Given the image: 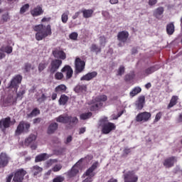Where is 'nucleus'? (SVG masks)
<instances>
[{"label":"nucleus","mask_w":182,"mask_h":182,"mask_svg":"<svg viewBox=\"0 0 182 182\" xmlns=\"http://www.w3.org/2000/svg\"><path fill=\"white\" fill-rule=\"evenodd\" d=\"M156 70H159V68H157L156 66H151L149 67L144 70V74L146 76H149V75H151V73H154Z\"/></svg>","instance_id":"obj_35"},{"label":"nucleus","mask_w":182,"mask_h":182,"mask_svg":"<svg viewBox=\"0 0 182 182\" xmlns=\"http://www.w3.org/2000/svg\"><path fill=\"white\" fill-rule=\"evenodd\" d=\"M55 163H58L57 159H49L46 161V164H47L48 167H50V166H52L53 164H55Z\"/></svg>","instance_id":"obj_53"},{"label":"nucleus","mask_w":182,"mask_h":182,"mask_svg":"<svg viewBox=\"0 0 182 182\" xmlns=\"http://www.w3.org/2000/svg\"><path fill=\"white\" fill-rule=\"evenodd\" d=\"M144 102H146V97L144 96L139 97L138 102L136 103V108L138 110H141L144 107Z\"/></svg>","instance_id":"obj_30"},{"label":"nucleus","mask_w":182,"mask_h":182,"mask_svg":"<svg viewBox=\"0 0 182 182\" xmlns=\"http://www.w3.org/2000/svg\"><path fill=\"white\" fill-rule=\"evenodd\" d=\"M87 90V85H77L74 88V92L75 93H83V92H86Z\"/></svg>","instance_id":"obj_25"},{"label":"nucleus","mask_w":182,"mask_h":182,"mask_svg":"<svg viewBox=\"0 0 182 182\" xmlns=\"http://www.w3.org/2000/svg\"><path fill=\"white\" fill-rule=\"evenodd\" d=\"M46 66H48V63L43 62L40 63L38 65V72H43V70H45L46 69Z\"/></svg>","instance_id":"obj_46"},{"label":"nucleus","mask_w":182,"mask_h":182,"mask_svg":"<svg viewBox=\"0 0 182 182\" xmlns=\"http://www.w3.org/2000/svg\"><path fill=\"white\" fill-rule=\"evenodd\" d=\"M55 79L56 80H62L63 79V73H62L60 72H57L55 74Z\"/></svg>","instance_id":"obj_51"},{"label":"nucleus","mask_w":182,"mask_h":182,"mask_svg":"<svg viewBox=\"0 0 182 182\" xmlns=\"http://www.w3.org/2000/svg\"><path fill=\"white\" fill-rule=\"evenodd\" d=\"M30 14L33 17L41 16V15H43V9H42V6L38 5L31 10Z\"/></svg>","instance_id":"obj_18"},{"label":"nucleus","mask_w":182,"mask_h":182,"mask_svg":"<svg viewBox=\"0 0 182 182\" xmlns=\"http://www.w3.org/2000/svg\"><path fill=\"white\" fill-rule=\"evenodd\" d=\"M61 72L65 73L66 72V79H70L73 76V69L70 65H65L62 69Z\"/></svg>","instance_id":"obj_19"},{"label":"nucleus","mask_w":182,"mask_h":182,"mask_svg":"<svg viewBox=\"0 0 182 182\" xmlns=\"http://www.w3.org/2000/svg\"><path fill=\"white\" fill-rule=\"evenodd\" d=\"M175 26L174 23H169L166 26V33L168 35H173L174 33Z\"/></svg>","instance_id":"obj_32"},{"label":"nucleus","mask_w":182,"mask_h":182,"mask_svg":"<svg viewBox=\"0 0 182 182\" xmlns=\"http://www.w3.org/2000/svg\"><path fill=\"white\" fill-rule=\"evenodd\" d=\"M139 176L134 171H129L124 174V182H138Z\"/></svg>","instance_id":"obj_9"},{"label":"nucleus","mask_w":182,"mask_h":182,"mask_svg":"<svg viewBox=\"0 0 182 182\" xmlns=\"http://www.w3.org/2000/svg\"><path fill=\"white\" fill-rule=\"evenodd\" d=\"M50 157V155L43 153V154H40L37 155L35 158V163H39L41 161H45V160H48Z\"/></svg>","instance_id":"obj_21"},{"label":"nucleus","mask_w":182,"mask_h":182,"mask_svg":"<svg viewBox=\"0 0 182 182\" xmlns=\"http://www.w3.org/2000/svg\"><path fill=\"white\" fill-rule=\"evenodd\" d=\"M123 113H124V110L118 112L117 117H113V120H117L119 117H120L123 114Z\"/></svg>","instance_id":"obj_58"},{"label":"nucleus","mask_w":182,"mask_h":182,"mask_svg":"<svg viewBox=\"0 0 182 182\" xmlns=\"http://www.w3.org/2000/svg\"><path fill=\"white\" fill-rule=\"evenodd\" d=\"M107 100V96L105 95H99L95 98V102L100 103V102H106Z\"/></svg>","instance_id":"obj_42"},{"label":"nucleus","mask_w":182,"mask_h":182,"mask_svg":"<svg viewBox=\"0 0 182 182\" xmlns=\"http://www.w3.org/2000/svg\"><path fill=\"white\" fill-rule=\"evenodd\" d=\"M95 12L94 9H82L81 11V13L82 14V16L83 18H85V19H87L89 18H92V16H93V14Z\"/></svg>","instance_id":"obj_23"},{"label":"nucleus","mask_w":182,"mask_h":182,"mask_svg":"<svg viewBox=\"0 0 182 182\" xmlns=\"http://www.w3.org/2000/svg\"><path fill=\"white\" fill-rule=\"evenodd\" d=\"M97 76V72L93 71L91 73H88L86 75H83L80 77V80H86L89 82V80H92V79H95Z\"/></svg>","instance_id":"obj_20"},{"label":"nucleus","mask_w":182,"mask_h":182,"mask_svg":"<svg viewBox=\"0 0 182 182\" xmlns=\"http://www.w3.org/2000/svg\"><path fill=\"white\" fill-rule=\"evenodd\" d=\"M164 14V7L160 6L156 8L154 12H153V16L156 18V19H160L161 15Z\"/></svg>","instance_id":"obj_22"},{"label":"nucleus","mask_w":182,"mask_h":182,"mask_svg":"<svg viewBox=\"0 0 182 182\" xmlns=\"http://www.w3.org/2000/svg\"><path fill=\"white\" fill-rule=\"evenodd\" d=\"M53 55L54 58H57L61 60H65V59H66V53L63 50L55 48V50H53Z\"/></svg>","instance_id":"obj_16"},{"label":"nucleus","mask_w":182,"mask_h":182,"mask_svg":"<svg viewBox=\"0 0 182 182\" xmlns=\"http://www.w3.org/2000/svg\"><path fill=\"white\" fill-rule=\"evenodd\" d=\"M141 92V88L140 87H135L130 92L129 96L131 97H134L136 95H139Z\"/></svg>","instance_id":"obj_36"},{"label":"nucleus","mask_w":182,"mask_h":182,"mask_svg":"<svg viewBox=\"0 0 182 182\" xmlns=\"http://www.w3.org/2000/svg\"><path fill=\"white\" fill-rule=\"evenodd\" d=\"M151 119V113L149 112H144L139 113L135 117L136 122L138 123H146Z\"/></svg>","instance_id":"obj_6"},{"label":"nucleus","mask_w":182,"mask_h":182,"mask_svg":"<svg viewBox=\"0 0 182 182\" xmlns=\"http://www.w3.org/2000/svg\"><path fill=\"white\" fill-rule=\"evenodd\" d=\"M64 181H65V177L60 175L54 178L52 182H64Z\"/></svg>","instance_id":"obj_48"},{"label":"nucleus","mask_w":182,"mask_h":182,"mask_svg":"<svg viewBox=\"0 0 182 182\" xmlns=\"http://www.w3.org/2000/svg\"><path fill=\"white\" fill-rule=\"evenodd\" d=\"M158 2V0H149L148 4L149 6H154Z\"/></svg>","instance_id":"obj_56"},{"label":"nucleus","mask_w":182,"mask_h":182,"mask_svg":"<svg viewBox=\"0 0 182 182\" xmlns=\"http://www.w3.org/2000/svg\"><path fill=\"white\" fill-rule=\"evenodd\" d=\"M93 181V179L92 177H87L85 180H83L82 182H92Z\"/></svg>","instance_id":"obj_63"},{"label":"nucleus","mask_w":182,"mask_h":182,"mask_svg":"<svg viewBox=\"0 0 182 182\" xmlns=\"http://www.w3.org/2000/svg\"><path fill=\"white\" fill-rule=\"evenodd\" d=\"M79 170L80 167L77 164H75L70 170L68 171V172L65 173L68 178H75L77 174H79Z\"/></svg>","instance_id":"obj_13"},{"label":"nucleus","mask_w":182,"mask_h":182,"mask_svg":"<svg viewBox=\"0 0 182 182\" xmlns=\"http://www.w3.org/2000/svg\"><path fill=\"white\" fill-rule=\"evenodd\" d=\"M25 93V90H21L17 93V97H22L23 94Z\"/></svg>","instance_id":"obj_62"},{"label":"nucleus","mask_w":182,"mask_h":182,"mask_svg":"<svg viewBox=\"0 0 182 182\" xmlns=\"http://www.w3.org/2000/svg\"><path fill=\"white\" fill-rule=\"evenodd\" d=\"M106 37L105 36H101L100 37V46H106Z\"/></svg>","instance_id":"obj_49"},{"label":"nucleus","mask_w":182,"mask_h":182,"mask_svg":"<svg viewBox=\"0 0 182 182\" xmlns=\"http://www.w3.org/2000/svg\"><path fill=\"white\" fill-rule=\"evenodd\" d=\"M11 124L12 121L11 120L10 117L2 118L0 120V130H1V132L5 134L6 133V129H9Z\"/></svg>","instance_id":"obj_10"},{"label":"nucleus","mask_w":182,"mask_h":182,"mask_svg":"<svg viewBox=\"0 0 182 182\" xmlns=\"http://www.w3.org/2000/svg\"><path fill=\"white\" fill-rule=\"evenodd\" d=\"M129 31H119L117 36V41L121 42V43H126L129 39Z\"/></svg>","instance_id":"obj_15"},{"label":"nucleus","mask_w":182,"mask_h":182,"mask_svg":"<svg viewBox=\"0 0 182 182\" xmlns=\"http://www.w3.org/2000/svg\"><path fill=\"white\" fill-rule=\"evenodd\" d=\"M62 170V166L60 164H56L52 168V171L54 173H58V171H60Z\"/></svg>","instance_id":"obj_50"},{"label":"nucleus","mask_w":182,"mask_h":182,"mask_svg":"<svg viewBox=\"0 0 182 182\" xmlns=\"http://www.w3.org/2000/svg\"><path fill=\"white\" fill-rule=\"evenodd\" d=\"M29 8H30L29 4H24V5L20 9L19 14H20L21 15H23V14H25V12L29 11Z\"/></svg>","instance_id":"obj_44"},{"label":"nucleus","mask_w":182,"mask_h":182,"mask_svg":"<svg viewBox=\"0 0 182 182\" xmlns=\"http://www.w3.org/2000/svg\"><path fill=\"white\" fill-rule=\"evenodd\" d=\"M61 21L63 23H67L69 21V11H66L61 16Z\"/></svg>","instance_id":"obj_40"},{"label":"nucleus","mask_w":182,"mask_h":182,"mask_svg":"<svg viewBox=\"0 0 182 182\" xmlns=\"http://www.w3.org/2000/svg\"><path fill=\"white\" fill-rule=\"evenodd\" d=\"M21 82L22 75H15L9 84V89H14V92H18V89H19V84Z\"/></svg>","instance_id":"obj_4"},{"label":"nucleus","mask_w":182,"mask_h":182,"mask_svg":"<svg viewBox=\"0 0 182 182\" xmlns=\"http://www.w3.org/2000/svg\"><path fill=\"white\" fill-rule=\"evenodd\" d=\"M36 135L31 134L28 137L25 139L24 144L25 146H29L31 143H33L36 140Z\"/></svg>","instance_id":"obj_28"},{"label":"nucleus","mask_w":182,"mask_h":182,"mask_svg":"<svg viewBox=\"0 0 182 182\" xmlns=\"http://www.w3.org/2000/svg\"><path fill=\"white\" fill-rule=\"evenodd\" d=\"M98 166H99V162L96 161L94 164H92L91 167H90L85 173V176L87 177H91V178L92 177H95V173H93V171H95Z\"/></svg>","instance_id":"obj_17"},{"label":"nucleus","mask_w":182,"mask_h":182,"mask_svg":"<svg viewBox=\"0 0 182 182\" xmlns=\"http://www.w3.org/2000/svg\"><path fill=\"white\" fill-rule=\"evenodd\" d=\"M174 163H177V157L170 156L164 159L163 164L166 168H171L174 166Z\"/></svg>","instance_id":"obj_14"},{"label":"nucleus","mask_w":182,"mask_h":182,"mask_svg":"<svg viewBox=\"0 0 182 182\" xmlns=\"http://www.w3.org/2000/svg\"><path fill=\"white\" fill-rule=\"evenodd\" d=\"M56 122L58 123H63L64 124H69L70 126H75L79 122V119L76 117L72 116H63L60 115L58 117L55 118Z\"/></svg>","instance_id":"obj_2"},{"label":"nucleus","mask_w":182,"mask_h":182,"mask_svg":"<svg viewBox=\"0 0 182 182\" xmlns=\"http://www.w3.org/2000/svg\"><path fill=\"white\" fill-rule=\"evenodd\" d=\"M136 75L134 74V71H131L130 73L127 74L124 76V80L125 82H131V80H133L134 79Z\"/></svg>","instance_id":"obj_37"},{"label":"nucleus","mask_w":182,"mask_h":182,"mask_svg":"<svg viewBox=\"0 0 182 182\" xmlns=\"http://www.w3.org/2000/svg\"><path fill=\"white\" fill-rule=\"evenodd\" d=\"M59 124L56 122L51 123L48 128L47 133L48 134H53L56 130H58Z\"/></svg>","instance_id":"obj_24"},{"label":"nucleus","mask_w":182,"mask_h":182,"mask_svg":"<svg viewBox=\"0 0 182 182\" xmlns=\"http://www.w3.org/2000/svg\"><path fill=\"white\" fill-rule=\"evenodd\" d=\"M14 177V174H10L6 178V182H11L12 181V178Z\"/></svg>","instance_id":"obj_59"},{"label":"nucleus","mask_w":182,"mask_h":182,"mask_svg":"<svg viewBox=\"0 0 182 182\" xmlns=\"http://www.w3.org/2000/svg\"><path fill=\"white\" fill-rule=\"evenodd\" d=\"M102 106H103V103L102 102L97 103V102H95L94 103L90 104V110L91 112H96L99 110V109H100V107H102Z\"/></svg>","instance_id":"obj_26"},{"label":"nucleus","mask_w":182,"mask_h":182,"mask_svg":"<svg viewBox=\"0 0 182 182\" xmlns=\"http://www.w3.org/2000/svg\"><path fill=\"white\" fill-rule=\"evenodd\" d=\"M101 126L102 134H109L113 130H116V124L110 122L101 124Z\"/></svg>","instance_id":"obj_8"},{"label":"nucleus","mask_w":182,"mask_h":182,"mask_svg":"<svg viewBox=\"0 0 182 182\" xmlns=\"http://www.w3.org/2000/svg\"><path fill=\"white\" fill-rule=\"evenodd\" d=\"M78 36L79 34L77 32H73L69 35V38L71 41H77Z\"/></svg>","instance_id":"obj_47"},{"label":"nucleus","mask_w":182,"mask_h":182,"mask_svg":"<svg viewBox=\"0 0 182 182\" xmlns=\"http://www.w3.org/2000/svg\"><path fill=\"white\" fill-rule=\"evenodd\" d=\"M52 19V18L50 17H48V18H46V17H43L42 19H41V22L43 23L44 22H50V20Z\"/></svg>","instance_id":"obj_60"},{"label":"nucleus","mask_w":182,"mask_h":182,"mask_svg":"<svg viewBox=\"0 0 182 182\" xmlns=\"http://www.w3.org/2000/svg\"><path fill=\"white\" fill-rule=\"evenodd\" d=\"M82 11H77L72 17L73 19H77Z\"/></svg>","instance_id":"obj_61"},{"label":"nucleus","mask_w":182,"mask_h":182,"mask_svg":"<svg viewBox=\"0 0 182 182\" xmlns=\"http://www.w3.org/2000/svg\"><path fill=\"white\" fill-rule=\"evenodd\" d=\"M91 116H92V112L82 113L80 115V119L81 120H87V119H90Z\"/></svg>","instance_id":"obj_41"},{"label":"nucleus","mask_w":182,"mask_h":182,"mask_svg":"<svg viewBox=\"0 0 182 182\" xmlns=\"http://www.w3.org/2000/svg\"><path fill=\"white\" fill-rule=\"evenodd\" d=\"M33 29L34 32H36V41H43L45 38H48V36L52 35V26L50 24H48L47 26H45L43 23L38 24L35 26Z\"/></svg>","instance_id":"obj_1"},{"label":"nucleus","mask_w":182,"mask_h":182,"mask_svg":"<svg viewBox=\"0 0 182 182\" xmlns=\"http://www.w3.org/2000/svg\"><path fill=\"white\" fill-rule=\"evenodd\" d=\"M62 60L60 59H54L50 62V64L48 67V70L50 75H53L58 72V70L60 66H62Z\"/></svg>","instance_id":"obj_5"},{"label":"nucleus","mask_w":182,"mask_h":182,"mask_svg":"<svg viewBox=\"0 0 182 182\" xmlns=\"http://www.w3.org/2000/svg\"><path fill=\"white\" fill-rule=\"evenodd\" d=\"M26 171L23 168H19L14 173L13 181L14 182H23V178L26 176Z\"/></svg>","instance_id":"obj_11"},{"label":"nucleus","mask_w":182,"mask_h":182,"mask_svg":"<svg viewBox=\"0 0 182 182\" xmlns=\"http://www.w3.org/2000/svg\"><path fill=\"white\" fill-rule=\"evenodd\" d=\"M86 66V62L82 60L80 58H76L75 60V72L76 75H79V73H82L83 70H85V68Z\"/></svg>","instance_id":"obj_7"},{"label":"nucleus","mask_w":182,"mask_h":182,"mask_svg":"<svg viewBox=\"0 0 182 182\" xmlns=\"http://www.w3.org/2000/svg\"><path fill=\"white\" fill-rule=\"evenodd\" d=\"M29 129H31V124L26 122L25 121H21L17 126V128L15 131V134L16 136H21L23 132L28 133V132H29Z\"/></svg>","instance_id":"obj_3"},{"label":"nucleus","mask_w":182,"mask_h":182,"mask_svg":"<svg viewBox=\"0 0 182 182\" xmlns=\"http://www.w3.org/2000/svg\"><path fill=\"white\" fill-rule=\"evenodd\" d=\"M73 140V137L72 136H68L66 140L64 141L65 144H69Z\"/></svg>","instance_id":"obj_57"},{"label":"nucleus","mask_w":182,"mask_h":182,"mask_svg":"<svg viewBox=\"0 0 182 182\" xmlns=\"http://www.w3.org/2000/svg\"><path fill=\"white\" fill-rule=\"evenodd\" d=\"M68 87H66V85L61 84L55 88V93H65Z\"/></svg>","instance_id":"obj_33"},{"label":"nucleus","mask_w":182,"mask_h":182,"mask_svg":"<svg viewBox=\"0 0 182 182\" xmlns=\"http://www.w3.org/2000/svg\"><path fill=\"white\" fill-rule=\"evenodd\" d=\"M124 72H126V68L124 65H120L118 70H117V76H123L124 75Z\"/></svg>","instance_id":"obj_43"},{"label":"nucleus","mask_w":182,"mask_h":182,"mask_svg":"<svg viewBox=\"0 0 182 182\" xmlns=\"http://www.w3.org/2000/svg\"><path fill=\"white\" fill-rule=\"evenodd\" d=\"M14 50L12 46H1L0 48V52H5L8 55H11Z\"/></svg>","instance_id":"obj_34"},{"label":"nucleus","mask_w":182,"mask_h":182,"mask_svg":"<svg viewBox=\"0 0 182 182\" xmlns=\"http://www.w3.org/2000/svg\"><path fill=\"white\" fill-rule=\"evenodd\" d=\"M43 171V168L35 165L31 168V173H33V176H38V174H41Z\"/></svg>","instance_id":"obj_29"},{"label":"nucleus","mask_w":182,"mask_h":182,"mask_svg":"<svg viewBox=\"0 0 182 182\" xmlns=\"http://www.w3.org/2000/svg\"><path fill=\"white\" fill-rule=\"evenodd\" d=\"M33 69H35V67L33 66L32 64L29 63L24 64V70H26V72H31V70H33Z\"/></svg>","instance_id":"obj_45"},{"label":"nucleus","mask_w":182,"mask_h":182,"mask_svg":"<svg viewBox=\"0 0 182 182\" xmlns=\"http://www.w3.org/2000/svg\"><path fill=\"white\" fill-rule=\"evenodd\" d=\"M68 102H69V97H68L66 95H61L58 100L59 105L61 106H65Z\"/></svg>","instance_id":"obj_31"},{"label":"nucleus","mask_w":182,"mask_h":182,"mask_svg":"<svg viewBox=\"0 0 182 182\" xmlns=\"http://www.w3.org/2000/svg\"><path fill=\"white\" fill-rule=\"evenodd\" d=\"M163 116V112H159L156 114L155 119L154 120V123H157L161 119V117Z\"/></svg>","instance_id":"obj_54"},{"label":"nucleus","mask_w":182,"mask_h":182,"mask_svg":"<svg viewBox=\"0 0 182 182\" xmlns=\"http://www.w3.org/2000/svg\"><path fill=\"white\" fill-rule=\"evenodd\" d=\"M46 99H48V97L46 96L45 94H42L41 96L37 99V102H38V103H43Z\"/></svg>","instance_id":"obj_52"},{"label":"nucleus","mask_w":182,"mask_h":182,"mask_svg":"<svg viewBox=\"0 0 182 182\" xmlns=\"http://www.w3.org/2000/svg\"><path fill=\"white\" fill-rule=\"evenodd\" d=\"M1 19L3 22H8V21H9V14H8V13L3 14Z\"/></svg>","instance_id":"obj_55"},{"label":"nucleus","mask_w":182,"mask_h":182,"mask_svg":"<svg viewBox=\"0 0 182 182\" xmlns=\"http://www.w3.org/2000/svg\"><path fill=\"white\" fill-rule=\"evenodd\" d=\"M38 123H41V118H36L33 119V124H36Z\"/></svg>","instance_id":"obj_64"},{"label":"nucleus","mask_w":182,"mask_h":182,"mask_svg":"<svg viewBox=\"0 0 182 182\" xmlns=\"http://www.w3.org/2000/svg\"><path fill=\"white\" fill-rule=\"evenodd\" d=\"M178 102V96L177 95H173L169 104L167 106V109H171V107H174L176 105H177V102Z\"/></svg>","instance_id":"obj_27"},{"label":"nucleus","mask_w":182,"mask_h":182,"mask_svg":"<svg viewBox=\"0 0 182 182\" xmlns=\"http://www.w3.org/2000/svg\"><path fill=\"white\" fill-rule=\"evenodd\" d=\"M38 114H41V110L38 108H34L31 113L27 114L28 117H35L38 116Z\"/></svg>","instance_id":"obj_38"},{"label":"nucleus","mask_w":182,"mask_h":182,"mask_svg":"<svg viewBox=\"0 0 182 182\" xmlns=\"http://www.w3.org/2000/svg\"><path fill=\"white\" fill-rule=\"evenodd\" d=\"M11 161V156L6 152L0 154V168H5Z\"/></svg>","instance_id":"obj_12"},{"label":"nucleus","mask_w":182,"mask_h":182,"mask_svg":"<svg viewBox=\"0 0 182 182\" xmlns=\"http://www.w3.org/2000/svg\"><path fill=\"white\" fill-rule=\"evenodd\" d=\"M91 52H95V53H100L102 52V48L99 46L93 43L90 47Z\"/></svg>","instance_id":"obj_39"}]
</instances>
